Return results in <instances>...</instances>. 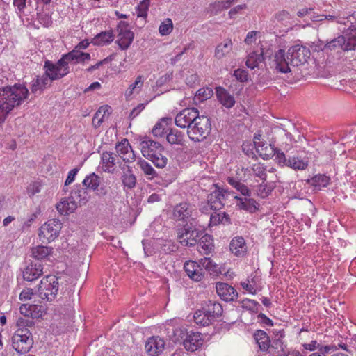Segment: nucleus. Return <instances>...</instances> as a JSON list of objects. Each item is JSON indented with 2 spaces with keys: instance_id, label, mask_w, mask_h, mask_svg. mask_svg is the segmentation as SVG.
Returning a JSON list of instances; mask_svg holds the SVG:
<instances>
[{
  "instance_id": "f257e3e1",
  "label": "nucleus",
  "mask_w": 356,
  "mask_h": 356,
  "mask_svg": "<svg viewBox=\"0 0 356 356\" xmlns=\"http://www.w3.org/2000/svg\"><path fill=\"white\" fill-rule=\"evenodd\" d=\"M29 91L26 86L21 83L0 88V102L6 105V108L13 110L22 104L29 97Z\"/></svg>"
},
{
  "instance_id": "f03ea898",
  "label": "nucleus",
  "mask_w": 356,
  "mask_h": 356,
  "mask_svg": "<svg viewBox=\"0 0 356 356\" xmlns=\"http://www.w3.org/2000/svg\"><path fill=\"white\" fill-rule=\"evenodd\" d=\"M143 156L150 160L156 167L163 168L168 163V158L161 144L151 139H145L140 143Z\"/></svg>"
},
{
  "instance_id": "7ed1b4c3",
  "label": "nucleus",
  "mask_w": 356,
  "mask_h": 356,
  "mask_svg": "<svg viewBox=\"0 0 356 356\" xmlns=\"http://www.w3.org/2000/svg\"><path fill=\"white\" fill-rule=\"evenodd\" d=\"M70 63L66 54L62 55L61 58L56 63L46 60L44 65V74L51 82L61 79L70 73L69 65Z\"/></svg>"
},
{
  "instance_id": "20e7f679",
  "label": "nucleus",
  "mask_w": 356,
  "mask_h": 356,
  "mask_svg": "<svg viewBox=\"0 0 356 356\" xmlns=\"http://www.w3.org/2000/svg\"><path fill=\"white\" fill-rule=\"evenodd\" d=\"M211 130L210 119L205 115H199L193 124L187 129V134L191 140L200 142L209 135Z\"/></svg>"
},
{
  "instance_id": "39448f33",
  "label": "nucleus",
  "mask_w": 356,
  "mask_h": 356,
  "mask_svg": "<svg viewBox=\"0 0 356 356\" xmlns=\"http://www.w3.org/2000/svg\"><path fill=\"white\" fill-rule=\"evenodd\" d=\"M33 345L32 334L28 328H18L12 337V346L20 354L30 351Z\"/></svg>"
},
{
  "instance_id": "423d86ee",
  "label": "nucleus",
  "mask_w": 356,
  "mask_h": 356,
  "mask_svg": "<svg viewBox=\"0 0 356 356\" xmlns=\"http://www.w3.org/2000/svg\"><path fill=\"white\" fill-rule=\"evenodd\" d=\"M58 291V277L49 275L43 277L38 286V295L42 300H53Z\"/></svg>"
},
{
  "instance_id": "0eeeda50",
  "label": "nucleus",
  "mask_w": 356,
  "mask_h": 356,
  "mask_svg": "<svg viewBox=\"0 0 356 356\" xmlns=\"http://www.w3.org/2000/svg\"><path fill=\"white\" fill-rule=\"evenodd\" d=\"M129 23L120 21L116 27L117 37L115 43L121 50L128 49L134 39V33L129 29Z\"/></svg>"
},
{
  "instance_id": "6e6552de",
  "label": "nucleus",
  "mask_w": 356,
  "mask_h": 356,
  "mask_svg": "<svg viewBox=\"0 0 356 356\" xmlns=\"http://www.w3.org/2000/svg\"><path fill=\"white\" fill-rule=\"evenodd\" d=\"M62 223L56 219H51L43 224L40 228L39 236L40 238L49 243L54 241L60 234Z\"/></svg>"
},
{
  "instance_id": "1a4fd4ad",
  "label": "nucleus",
  "mask_w": 356,
  "mask_h": 356,
  "mask_svg": "<svg viewBox=\"0 0 356 356\" xmlns=\"http://www.w3.org/2000/svg\"><path fill=\"white\" fill-rule=\"evenodd\" d=\"M268 142L266 141L264 136L261 135H255L254 137V143L257 152L263 159H270L274 156L275 149L274 140L268 138Z\"/></svg>"
},
{
  "instance_id": "9d476101",
  "label": "nucleus",
  "mask_w": 356,
  "mask_h": 356,
  "mask_svg": "<svg viewBox=\"0 0 356 356\" xmlns=\"http://www.w3.org/2000/svg\"><path fill=\"white\" fill-rule=\"evenodd\" d=\"M199 111L195 108H186L181 111L175 117V124L182 129L187 128L193 124L199 117Z\"/></svg>"
},
{
  "instance_id": "9b49d317",
  "label": "nucleus",
  "mask_w": 356,
  "mask_h": 356,
  "mask_svg": "<svg viewBox=\"0 0 356 356\" xmlns=\"http://www.w3.org/2000/svg\"><path fill=\"white\" fill-rule=\"evenodd\" d=\"M202 232L196 229H192L188 225L183 226L177 230V238L180 243L186 246H193L197 243V238Z\"/></svg>"
},
{
  "instance_id": "f8f14e48",
  "label": "nucleus",
  "mask_w": 356,
  "mask_h": 356,
  "mask_svg": "<svg viewBox=\"0 0 356 356\" xmlns=\"http://www.w3.org/2000/svg\"><path fill=\"white\" fill-rule=\"evenodd\" d=\"M291 127V149H295L296 152L305 154L306 140L302 133V126L300 124L293 122Z\"/></svg>"
},
{
  "instance_id": "ddd939ff",
  "label": "nucleus",
  "mask_w": 356,
  "mask_h": 356,
  "mask_svg": "<svg viewBox=\"0 0 356 356\" xmlns=\"http://www.w3.org/2000/svg\"><path fill=\"white\" fill-rule=\"evenodd\" d=\"M309 56L308 48L299 44L291 47V65L298 67L304 65Z\"/></svg>"
},
{
  "instance_id": "4468645a",
  "label": "nucleus",
  "mask_w": 356,
  "mask_h": 356,
  "mask_svg": "<svg viewBox=\"0 0 356 356\" xmlns=\"http://www.w3.org/2000/svg\"><path fill=\"white\" fill-rule=\"evenodd\" d=\"M195 209L193 207L187 202H181L175 206L173 209V217L177 220L187 222L193 215Z\"/></svg>"
},
{
  "instance_id": "2eb2a0df",
  "label": "nucleus",
  "mask_w": 356,
  "mask_h": 356,
  "mask_svg": "<svg viewBox=\"0 0 356 356\" xmlns=\"http://www.w3.org/2000/svg\"><path fill=\"white\" fill-rule=\"evenodd\" d=\"M216 289L219 297L226 302L234 301L238 296L236 290L227 283L217 282Z\"/></svg>"
},
{
  "instance_id": "dca6fc26",
  "label": "nucleus",
  "mask_w": 356,
  "mask_h": 356,
  "mask_svg": "<svg viewBox=\"0 0 356 356\" xmlns=\"http://www.w3.org/2000/svg\"><path fill=\"white\" fill-rule=\"evenodd\" d=\"M204 339L201 333L197 332H190L184 340V346L188 351L194 352L202 347Z\"/></svg>"
},
{
  "instance_id": "f3484780",
  "label": "nucleus",
  "mask_w": 356,
  "mask_h": 356,
  "mask_svg": "<svg viewBox=\"0 0 356 356\" xmlns=\"http://www.w3.org/2000/svg\"><path fill=\"white\" fill-rule=\"evenodd\" d=\"M115 149L119 156L125 162L131 163L135 161L136 155L127 139L124 138L116 144Z\"/></svg>"
},
{
  "instance_id": "a211bd4d",
  "label": "nucleus",
  "mask_w": 356,
  "mask_h": 356,
  "mask_svg": "<svg viewBox=\"0 0 356 356\" xmlns=\"http://www.w3.org/2000/svg\"><path fill=\"white\" fill-rule=\"evenodd\" d=\"M184 268L187 275L193 281L200 282L204 276L202 267L196 261L191 260L186 261Z\"/></svg>"
},
{
  "instance_id": "6ab92c4d",
  "label": "nucleus",
  "mask_w": 356,
  "mask_h": 356,
  "mask_svg": "<svg viewBox=\"0 0 356 356\" xmlns=\"http://www.w3.org/2000/svg\"><path fill=\"white\" fill-rule=\"evenodd\" d=\"M226 190L219 188L212 192L208 197V204L213 210H220L224 206Z\"/></svg>"
},
{
  "instance_id": "aec40b11",
  "label": "nucleus",
  "mask_w": 356,
  "mask_h": 356,
  "mask_svg": "<svg viewBox=\"0 0 356 356\" xmlns=\"http://www.w3.org/2000/svg\"><path fill=\"white\" fill-rule=\"evenodd\" d=\"M165 347V341L159 337H150L145 344L147 352L152 356L162 353Z\"/></svg>"
},
{
  "instance_id": "412c9836",
  "label": "nucleus",
  "mask_w": 356,
  "mask_h": 356,
  "mask_svg": "<svg viewBox=\"0 0 356 356\" xmlns=\"http://www.w3.org/2000/svg\"><path fill=\"white\" fill-rule=\"evenodd\" d=\"M229 249L235 256L242 257L246 254L248 247L245 239L242 236H236L232 239Z\"/></svg>"
},
{
  "instance_id": "4be33fe9",
  "label": "nucleus",
  "mask_w": 356,
  "mask_h": 356,
  "mask_svg": "<svg viewBox=\"0 0 356 356\" xmlns=\"http://www.w3.org/2000/svg\"><path fill=\"white\" fill-rule=\"evenodd\" d=\"M51 81L44 74L42 76H37L33 79L31 85V91L34 95H40L47 88L51 86Z\"/></svg>"
},
{
  "instance_id": "5701e85b",
  "label": "nucleus",
  "mask_w": 356,
  "mask_h": 356,
  "mask_svg": "<svg viewBox=\"0 0 356 356\" xmlns=\"http://www.w3.org/2000/svg\"><path fill=\"white\" fill-rule=\"evenodd\" d=\"M43 274V266L40 264H30L23 270L24 280L32 282Z\"/></svg>"
},
{
  "instance_id": "b1692460",
  "label": "nucleus",
  "mask_w": 356,
  "mask_h": 356,
  "mask_svg": "<svg viewBox=\"0 0 356 356\" xmlns=\"http://www.w3.org/2000/svg\"><path fill=\"white\" fill-rule=\"evenodd\" d=\"M172 118H163L154 126L152 130L153 136L156 138H163L168 133Z\"/></svg>"
},
{
  "instance_id": "393cba45",
  "label": "nucleus",
  "mask_w": 356,
  "mask_h": 356,
  "mask_svg": "<svg viewBox=\"0 0 356 356\" xmlns=\"http://www.w3.org/2000/svg\"><path fill=\"white\" fill-rule=\"evenodd\" d=\"M117 156L113 152H104L102 154L101 164L104 172H113L116 168Z\"/></svg>"
},
{
  "instance_id": "a878e982",
  "label": "nucleus",
  "mask_w": 356,
  "mask_h": 356,
  "mask_svg": "<svg viewBox=\"0 0 356 356\" xmlns=\"http://www.w3.org/2000/svg\"><path fill=\"white\" fill-rule=\"evenodd\" d=\"M198 241V251L202 254H209L213 249V237L208 234H203L199 238Z\"/></svg>"
},
{
  "instance_id": "bb28decb",
  "label": "nucleus",
  "mask_w": 356,
  "mask_h": 356,
  "mask_svg": "<svg viewBox=\"0 0 356 356\" xmlns=\"http://www.w3.org/2000/svg\"><path fill=\"white\" fill-rule=\"evenodd\" d=\"M346 19V23L350 22L351 25L343 33L346 38V51L356 49V26L353 24V22L349 19Z\"/></svg>"
},
{
  "instance_id": "cd10ccee",
  "label": "nucleus",
  "mask_w": 356,
  "mask_h": 356,
  "mask_svg": "<svg viewBox=\"0 0 356 356\" xmlns=\"http://www.w3.org/2000/svg\"><path fill=\"white\" fill-rule=\"evenodd\" d=\"M254 338L261 351L267 352L273 347L269 336L264 330H257L254 334Z\"/></svg>"
},
{
  "instance_id": "c85d7f7f",
  "label": "nucleus",
  "mask_w": 356,
  "mask_h": 356,
  "mask_svg": "<svg viewBox=\"0 0 356 356\" xmlns=\"http://www.w3.org/2000/svg\"><path fill=\"white\" fill-rule=\"evenodd\" d=\"M216 93L218 101L227 108H232L235 104V99L233 95H230L227 90L222 87L216 88Z\"/></svg>"
},
{
  "instance_id": "c756f323",
  "label": "nucleus",
  "mask_w": 356,
  "mask_h": 356,
  "mask_svg": "<svg viewBox=\"0 0 356 356\" xmlns=\"http://www.w3.org/2000/svg\"><path fill=\"white\" fill-rule=\"evenodd\" d=\"M58 211L61 215H69L73 213L77 208V205L71 199L63 198L56 204V206Z\"/></svg>"
},
{
  "instance_id": "7c9ffc66",
  "label": "nucleus",
  "mask_w": 356,
  "mask_h": 356,
  "mask_svg": "<svg viewBox=\"0 0 356 356\" xmlns=\"http://www.w3.org/2000/svg\"><path fill=\"white\" fill-rule=\"evenodd\" d=\"M233 49V43L231 39H227L224 42L218 44L214 52L216 58L220 60L229 55Z\"/></svg>"
},
{
  "instance_id": "2f4dec72",
  "label": "nucleus",
  "mask_w": 356,
  "mask_h": 356,
  "mask_svg": "<svg viewBox=\"0 0 356 356\" xmlns=\"http://www.w3.org/2000/svg\"><path fill=\"white\" fill-rule=\"evenodd\" d=\"M69 198L74 201L76 205L78 204L81 205L87 202L88 195L85 188H81V186H76L70 193Z\"/></svg>"
},
{
  "instance_id": "473e14b6",
  "label": "nucleus",
  "mask_w": 356,
  "mask_h": 356,
  "mask_svg": "<svg viewBox=\"0 0 356 356\" xmlns=\"http://www.w3.org/2000/svg\"><path fill=\"white\" fill-rule=\"evenodd\" d=\"M234 198L238 200L236 207L250 213H254L258 209V203L252 198H241L238 196H234Z\"/></svg>"
},
{
  "instance_id": "72a5a7b5",
  "label": "nucleus",
  "mask_w": 356,
  "mask_h": 356,
  "mask_svg": "<svg viewBox=\"0 0 356 356\" xmlns=\"http://www.w3.org/2000/svg\"><path fill=\"white\" fill-rule=\"evenodd\" d=\"M111 111V107L108 105H103L99 108L92 118V125L95 128L101 126L104 119L108 117Z\"/></svg>"
},
{
  "instance_id": "f704fd0d",
  "label": "nucleus",
  "mask_w": 356,
  "mask_h": 356,
  "mask_svg": "<svg viewBox=\"0 0 356 356\" xmlns=\"http://www.w3.org/2000/svg\"><path fill=\"white\" fill-rule=\"evenodd\" d=\"M114 40V34L112 30L102 31L98 33L92 40V43L97 46H104L111 43Z\"/></svg>"
},
{
  "instance_id": "c9c22d12",
  "label": "nucleus",
  "mask_w": 356,
  "mask_h": 356,
  "mask_svg": "<svg viewBox=\"0 0 356 356\" xmlns=\"http://www.w3.org/2000/svg\"><path fill=\"white\" fill-rule=\"evenodd\" d=\"M275 63L276 69L280 72H288L289 71V63L286 58V53L283 49H280L275 55Z\"/></svg>"
},
{
  "instance_id": "e433bc0d",
  "label": "nucleus",
  "mask_w": 356,
  "mask_h": 356,
  "mask_svg": "<svg viewBox=\"0 0 356 356\" xmlns=\"http://www.w3.org/2000/svg\"><path fill=\"white\" fill-rule=\"evenodd\" d=\"M166 140L171 145H183L185 142V135L176 129H170L166 134Z\"/></svg>"
},
{
  "instance_id": "4c0bfd02",
  "label": "nucleus",
  "mask_w": 356,
  "mask_h": 356,
  "mask_svg": "<svg viewBox=\"0 0 356 356\" xmlns=\"http://www.w3.org/2000/svg\"><path fill=\"white\" fill-rule=\"evenodd\" d=\"M264 60V51L261 48L260 51H252L248 54L245 64L248 68L252 70L258 67L259 64Z\"/></svg>"
},
{
  "instance_id": "58836bf2",
  "label": "nucleus",
  "mask_w": 356,
  "mask_h": 356,
  "mask_svg": "<svg viewBox=\"0 0 356 356\" xmlns=\"http://www.w3.org/2000/svg\"><path fill=\"white\" fill-rule=\"evenodd\" d=\"M260 278L256 275L250 276L248 278L246 282H241L242 287L247 291L252 294L256 293V292L260 289Z\"/></svg>"
},
{
  "instance_id": "ea45409f",
  "label": "nucleus",
  "mask_w": 356,
  "mask_h": 356,
  "mask_svg": "<svg viewBox=\"0 0 356 356\" xmlns=\"http://www.w3.org/2000/svg\"><path fill=\"white\" fill-rule=\"evenodd\" d=\"M53 252V248L47 246L38 245L31 249V255L38 260L47 258Z\"/></svg>"
},
{
  "instance_id": "a19ab883",
  "label": "nucleus",
  "mask_w": 356,
  "mask_h": 356,
  "mask_svg": "<svg viewBox=\"0 0 356 356\" xmlns=\"http://www.w3.org/2000/svg\"><path fill=\"white\" fill-rule=\"evenodd\" d=\"M345 47H346V38L344 36L339 35L337 38L327 42L324 46L323 50L333 51L338 49H341L346 51Z\"/></svg>"
},
{
  "instance_id": "79ce46f5",
  "label": "nucleus",
  "mask_w": 356,
  "mask_h": 356,
  "mask_svg": "<svg viewBox=\"0 0 356 356\" xmlns=\"http://www.w3.org/2000/svg\"><path fill=\"white\" fill-rule=\"evenodd\" d=\"M68 56L71 63H77L84 62L90 59V54L89 53L81 52L77 49H73L66 54Z\"/></svg>"
},
{
  "instance_id": "37998d69",
  "label": "nucleus",
  "mask_w": 356,
  "mask_h": 356,
  "mask_svg": "<svg viewBox=\"0 0 356 356\" xmlns=\"http://www.w3.org/2000/svg\"><path fill=\"white\" fill-rule=\"evenodd\" d=\"M137 165L140 167L144 175L148 179H153L157 176L156 171L153 167L144 159H140L137 161Z\"/></svg>"
},
{
  "instance_id": "c03bdc74",
  "label": "nucleus",
  "mask_w": 356,
  "mask_h": 356,
  "mask_svg": "<svg viewBox=\"0 0 356 356\" xmlns=\"http://www.w3.org/2000/svg\"><path fill=\"white\" fill-rule=\"evenodd\" d=\"M204 309L213 321L216 317L220 316L222 313V307L221 305L216 302L209 301V303L205 308H204Z\"/></svg>"
},
{
  "instance_id": "a18cd8bd",
  "label": "nucleus",
  "mask_w": 356,
  "mask_h": 356,
  "mask_svg": "<svg viewBox=\"0 0 356 356\" xmlns=\"http://www.w3.org/2000/svg\"><path fill=\"white\" fill-rule=\"evenodd\" d=\"M353 17L356 19V17H355V13L352 15H348L346 16L345 15H341L339 12H333L332 15H323V20H328V21H335L337 24L346 25V19L348 18Z\"/></svg>"
},
{
  "instance_id": "49530a36",
  "label": "nucleus",
  "mask_w": 356,
  "mask_h": 356,
  "mask_svg": "<svg viewBox=\"0 0 356 356\" xmlns=\"http://www.w3.org/2000/svg\"><path fill=\"white\" fill-rule=\"evenodd\" d=\"M309 164L308 158L306 156L302 155L295 156H293L291 159V168L298 170H305Z\"/></svg>"
},
{
  "instance_id": "de8ad7c7",
  "label": "nucleus",
  "mask_w": 356,
  "mask_h": 356,
  "mask_svg": "<svg viewBox=\"0 0 356 356\" xmlns=\"http://www.w3.org/2000/svg\"><path fill=\"white\" fill-rule=\"evenodd\" d=\"M193 318L195 323L200 326H207L213 321L204 309L195 312Z\"/></svg>"
},
{
  "instance_id": "09e8293b",
  "label": "nucleus",
  "mask_w": 356,
  "mask_h": 356,
  "mask_svg": "<svg viewBox=\"0 0 356 356\" xmlns=\"http://www.w3.org/2000/svg\"><path fill=\"white\" fill-rule=\"evenodd\" d=\"M100 184V178L95 173H91L86 176L83 181V185L87 188L95 191Z\"/></svg>"
},
{
  "instance_id": "8fccbe9b",
  "label": "nucleus",
  "mask_w": 356,
  "mask_h": 356,
  "mask_svg": "<svg viewBox=\"0 0 356 356\" xmlns=\"http://www.w3.org/2000/svg\"><path fill=\"white\" fill-rule=\"evenodd\" d=\"M315 188L320 190L326 187L330 183V177L325 175H317L308 181Z\"/></svg>"
},
{
  "instance_id": "3c124183",
  "label": "nucleus",
  "mask_w": 356,
  "mask_h": 356,
  "mask_svg": "<svg viewBox=\"0 0 356 356\" xmlns=\"http://www.w3.org/2000/svg\"><path fill=\"white\" fill-rule=\"evenodd\" d=\"M122 181L123 186L129 189H131L135 187L136 184V177L132 173L131 170H128L127 172H124L122 177Z\"/></svg>"
},
{
  "instance_id": "603ef678",
  "label": "nucleus",
  "mask_w": 356,
  "mask_h": 356,
  "mask_svg": "<svg viewBox=\"0 0 356 356\" xmlns=\"http://www.w3.org/2000/svg\"><path fill=\"white\" fill-rule=\"evenodd\" d=\"M229 222V217L225 213H214L210 216L209 225L215 226L220 223H226Z\"/></svg>"
},
{
  "instance_id": "864d4df0",
  "label": "nucleus",
  "mask_w": 356,
  "mask_h": 356,
  "mask_svg": "<svg viewBox=\"0 0 356 356\" xmlns=\"http://www.w3.org/2000/svg\"><path fill=\"white\" fill-rule=\"evenodd\" d=\"M150 0H143L136 7V13L138 17L145 18L149 7Z\"/></svg>"
},
{
  "instance_id": "5fc2aeb1",
  "label": "nucleus",
  "mask_w": 356,
  "mask_h": 356,
  "mask_svg": "<svg viewBox=\"0 0 356 356\" xmlns=\"http://www.w3.org/2000/svg\"><path fill=\"white\" fill-rule=\"evenodd\" d=\"M173 30V23L171 19L166 18L159 26V32L164 36L169 35Z\"/></svg>"
},
{
  "instance_id": "6e6d98bb",
  "label": "nucleus",
  "mask_w": 356,
  "mask_h": 356,
  "mask_svg": "<svg viewBox=\"0 0 356 356\" xmlns=\"http://www.w3.org/2000/svg\"><path fill=\"white\" fill-rule=\"evenodd\" d=\"M31 317L32 318H40L47 313V308L44 305H31Z\"/></svg>"
},
{
  "instance_id": "4d7b16f0",
  "label": "nucleus",
  "mask_w": 356,
  "mask_h": 356,
  "mask_svg": "<svg viewBox=\"0 0 356 356\" xmlns=\"http://www.w3.org/2000/svg\"><path fill=\"white\" fill-rule=\"evenodd\" d=\"M252 170L254 175L259 177L261 180L265 181L266 179V169L264 164L260 163H255L252 165Z\"/></svg>"
},
{
  "instance_id": "13d9d810",
  "label": "nucleus",
  "mask_w": 356,
  "mask_h": 356,
  "mask_svg": "<svg viewBox=\"0 0 356 356\" xmlns=\"http://www.w3.org/2000/svg\"><path fill=\"white\" fill-rule=\"evenodd\" d=\"M161 250L165 254H170L176 251L177 249V245L171 240H162L159 243Z\"/></svg>"
},
{
  "instance_id": "bf43d9fd",
  "label": "nucleus",
  "mask_w": 356,
  "mask_h": 356,
  "mask_svg": "<svg viewBox=\"0 0 356 356\" xmlns=\"http://www.w3.org/2000/svg\"><path fill=\"white\" fill-rule=\"evenodd\" d=\"M42 183L39 181H35L30 183L26 187V193L29 197H33L41 191Z\"/></svg>"
},
{
  "instance_id": "052dcab7",
  "label": "nucleus",
  "mask_w": 356,
  "mask_h": 356,
  "mask_svg": "<svg viewBox=\"0 0 356 356\" xmlns=\"http://www.w3.org/2000/svg\"><path fill=\"white\" fill-rule=\"evenodd\" d=\"M200 262L202 267H204L209 272H217V266L215 263L213 262L211 259L209 257H204L200 260Z\"/></svg>"
},
{
  "instance_id": "680f3d73",
  "label": "nucleus",
  "mask_w": 356,
  "mask_h": 356,
  "mask_svg": "<svg viewBox=\"0 0 356 356\" xmlns=\"http://www.w3.org/2000/svg\"><path fill=\"white\" fill-rule=\"evenodd\" d=\"M289 19V14L286 10H281L277 12L275 14V19L277 22H280L282 24H286L288 23V19Z\"/></svg>"
},
{
  "instance_id": "e2e57ef3",
  "label": "nucleus",
  "mask_w": 356,
  "mask_h": 356,
  "mask_svg": "<svg viewBox=\"0 0 356 356\" xmlns=\"http://www.w3.org/2000/svg\"><path fill=\"white\" fill-rule=\"evenodd\" d=\"M234 76L236 79L241 81L244 82L248 81V72L243 69H237L234 72Z\"/></svg>"
},
{
  "instance_id": "0e129e2a",
  "label": "nucleus",
  "mask_w": 356,
  "mask_h": 356,
  "mask_svg": "<svg viewBox=\"0 0 356 356\" xmlns=\"http://www.w3.org/2000/svg\"><path fill=\"white\" fill-rule=\"evenodd\" d=\"M260 35V32L257 31H252L247 33L246 37L244 40V42L248 44H252L255 42L257 40V38Z\"/></svg>"
},
{
  "instance_id": "69168bd1",
  "label": "nucleus",
  "mask_w": 356,
  "mask_h": 356,
  "mask_svg": "<svg viewBox=\"0 0 356 356\" xmlns=\"http://www.w3.org/2000/svg\"><path fill=\"white\" fill-rule=\"evenodd\" d=\"M34 295L33 289L26 288L22 290L19 294V300L22 301H26L31 300Z\"/></svg>"
},
{
  "instance_id": "338daca9",
  "label": "nucleus",
  "mask_w": 356,
  "mask_h": 356,
  "mask_svg": "<svg viewBox=\"0 0 356 356\" xmlns=\"http://www.w3.org/2000/svg\"><path fill=\"white\" fill-rule=\"evenodd\" d=\"M274 156L275 157V160L280 165H287V161L285 154L282 152H280V150L276 149L275 154Z\"/></svg>"
},
{
  "instance_id": "774afa93",
  "label": "nucleus",
  "mask_w": 356,
  "mask_h": 356,
  "mask_svg": "<svg viewBox=\"0 0 356 356\" xmlns=\"http://www.w3.org/2000/svg\"><path fill=\"white\" fill-rule=\"evenodd\" d=\"M271 189L266 184H260L257 188V194L262 198L266 197L270 193Z\"/></svg>"
}]
</instances>
